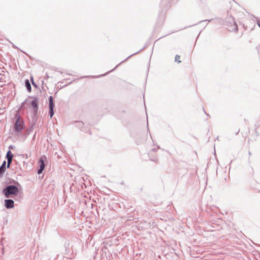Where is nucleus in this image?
I'll list each match as a JSON object with an SVG mask.
<instances>
[{
    "mask_svg": "<svg viewBox=\"0 0 260 260\" xmlns=\"http://www.w3.org/2000/svg\"><path fill=\"white\" fill-rule=\"evenodd\" d=\"M11 182L14 184L6 185L2 190V193L6 198H9L13 196H17L19 193V187H21L19 183L14 180H12Z\"/></svg>",
    "mask_w": 260,
    "mask_h": 260,
    "instance_id": "1",
    "label": "nucleus"
},
{
    "mask_svg": "<svg viewBox=\"0 0 260 260\" xmlns=\"http://www.w3.org/2000/svg\"><path fill=\"white\" fill-rule=\"evenodd\" d=\"M15 117L16 118V120L14 123V131L17 134L20 133L25 128L24 122L20 115L16 114Z\"/></svg>",
    "mask_w": 260,
    "mask_h": 260,
    "instance_id": "2",
    "label": "nucleus"
},
{
    "mask_svg": "<svg viewBox=\"0 0 260 260\" xmlns=\"http://www.w3.org/2000/svg\"><path fill=\"white\" fill-rule=\"evenodd\" d=\"M49 100V115L50 118H52L54 114V103L53 102V98L52 96H50Z\"/></svg>",
    "mask_w": 260,
    "mask_h": 260,
    "instance_id": "3",
    "label": "nucleus"
},
{
    "mask_svg": "<svg viewBox=\"0 0 260 260\" xmlns=\"http://www.w3.org/2000/svg\"><path fill=\"white\" fill-rule=\"evenodd\" d=\"M31 106L34 108L33 114L34 116H36L38 112V99L35 98L31 102Z\"/></svg>",
    "mask_w": 260,
    "mask_h": 260,
    "instance_id": "4",
    "label": "nucleus"
},
{
    "mask_svg": "<svg viewBox=\"0 0 260 260\" xmlns=\"http://www.w3.org/2000/svg\"><path fill=\"white\" fill-rule=\"evenodd\" d=\"M38 163H39V168L37 171V173L38 174H41L43 172V170H44L45 167L44 159L43 157H41L39 158Z\"/></svg>",
    "mask_w": 260,
    "mask_h": 260,
    "instance_id": "5",
    "label": "nucleus"
},
{
    "mask_svg": "<svg viewBox=\"0 0 260 260\" xmlns=\"http://www.w3.org/2000/svg\"><path fill=\"white\" fill-rule=\"evenodd\" d=\"M13 157V154L12 153L11 151L9 150L7 151L6 158L7 159V168H9L10 167V165L12 162Z\"/></svg>",
    "mask_w": 260,
    "mask_h": 260,
    "instance_id": "6",
    "label": "nucleus"
},
{
    "mask_svg": "<svg viewBox=\"0 0 260 260\" xmlns=\"http://www.w3.org/2000/svg\"><path fill=\"white\" fill-rule=\"evenodd\" d=\"M5 206L7 209H11L14 206V201L12 199H6L5 200Z\"/></svg>",
    "mask_w": 260,
    "mask_h": 260,
    "instance_id": "7",
    "label": "nucleus"
},
{
    "mask_svg": "<svg viewBox=\"0 0 260 260\" xmlns=\"http://www.w3.org/2000/svg\"><path fill=\"white\" fill-rule=\"evenodd\" d=\"M6 169V161L4 160L0 167V176L5 172Z\"/></svg>",
    "mask_w": 260,
    "mask_h": 260,
    "instance_id": "8",
    "label": "nucleus"
},
{
    "mask_svg": "<svg viewBox=\"0 0 260 260\" xmlns=\"http://www.w3.org/2000/svg\"><path fill=\"white\" fill-rule=\"evenodd\" d=\"M25 86L28 92H30L31 90V87L29 81L28 79H26L24 82Z\"/></svg>",
    "mask_w": 260,
    "mask_h": 260,
    "instance_id": "9",
    "label": "nucleus"
},
{
    "mask_svg": "<svg viewBox=\"0 0 260 260\" xmlns=\"http://www.w3.org/2000/svg\"><path fill=\"white\" fill-rule=\"evenodd\" d=\"M75 123L77 124L76 126L78 127L79 129H80L81 131H84L83 129V126H84V123L81 121H75Z\"/></svg>",
    "mask_w": 260,
    "mask_h": 260,
    "instance_id": "10",
    "label": "nucleus"
},
{
    "mask_svg": "<svg viewBox=\"0 0 260 260\" xmlns=\"http://www.w3.org/2000/svg\"><path fill=\"white\" fill-rule=\"evenodd\" d=\"M232 22H233V25H232V27L230 29V30L237 31L238 30V25L233 18H232Z\"/></svg>",
    "mask_w": 260,
    "mask_h": 260,
    "instance_id": "11",
    "label": "nucleus"
},
{
    "mask_svg": "<svg viewBox=\"0 0 260 260\" xmlns=\"http://www.w3.org/2000/svg\"><path fill=\"white\" fill-rule=\"evenodd\" d=\"M30 80H31V83H32V85L36 87V88H38V85L34 82V79H33V77L31 76V78H30Z\"/></svg>",
    "mask_w": 260,
    "mask_h": 260,
    "instance_id": "12",
    "label": "nucleus"
},
{
    "mask_svg": "<svg viewBox=\"0 0 260 260\" xmlns=\"http://www.w3.org/2000/svg\"><path fill=\"white\" fill-rule=\"evenodd\" d=\"M180 55H176V56H175V61L176 62H177L178 63H180L181 62V60H179V59L180 58Z\"/></svg>",
    "mask_w": 260,
    "mask_h": 260,
    "instance_id": "13",
    "label": "nucleus"
},
{
    "mask_svg": "<svg viewBox=\"0 0 260 260\" xmlns=\"http://www.w3.org/2000/svg\"><path fill=\"white\" fill-rule=\"evenodd\" d=\"M142 50V49H141V50H139V51L138 52H136V53H133V54H132V55H129V56H128L126 59H125L124 60H123V61L121 62L120 63H120H121L122 62H124L125 60H127L128 58H130V57H131V56H132L133 55H135V54H137V53H138V52H140Z\"/></svg>",
    "mask_w": 260,
    "mask_h": 260,
    "instance_id": "14",
    "label": "nucleus"
},
{
    "mask_svg": "<svg viewBox=\"0 0 260 260\" xmlns=\"http://www.w3.org/2000/svg\"><path fill=\"white\" fill-rule=\"evenodd\" d=\"M158 148H159V146H157V148H153V149H152V151H154V152H155V151H156L157 150V149H158Z\"/></svg>",
    "mask_w": 260,
    "mask_h": 260,
    "instance_id": "15",
    "label": "nucleus"
},
{
    "mask_svg": "<svg viewBox=\"0 0 260 260\" xmlns=\"http://www.w3.org/2000/svg\"><path fill=\"white\" fill-rule=\"evenodd\" d=\"M32 129H33V128H32V127L28 128L27 129V132H28V133H29L32 131Z\"/></svg>",
    "mask_w": 260,
    "mask_h": 260,
    "instance_id": "16",
    "label": "nucleus"
},
{
    "mask_svg": "<svg viewBox=\"0 0 260 260\" xmlns=\"http://www.w3.org/2000/svg\"><path fill=\"white\" fill-rule=\"evenodd\" d=\"M49 78V76L47 74H46L45 79H48Z\"/></svg>",
    "mask_w": 260,
    "mask_h": 260,
    "instance_id": "17",
    "label": "nucleus"
},
{
    "mask_svg": "<svg viewBox=\"0 0 260 260\" xmlns=\"http://www.w3.org/2000/svg\"><path fill=\"white\" fill-rule=\"evenodd\" d=\"M10 149H12L13 148V146L10 145L9 147Z\"/></svg>",
    "mask_w": 260,
    "mask_h": 260,
    "instance_id": "18",
    "label": "nucleus"
},
{
    "mask_svg": "<svg viewBox=\"0 0 260 260\" xmlns=\"http://www.w3.org/2000/svg\"><path fill=\"white\" fill-rule=\"evenodd\" d=\"M201 2L204 3L207 0H200Z\"/></svg>",
    "mask_w": 260,
    "mask_h": 260,
    "instance_id": "19",
    "label": "nucleus"
},
{
    "mask_svg": "<svg viewBox=\"0 0 260 260\" xmlns=\"http://www.w3.org/2000/svg\"><path fill=\"white\" fill-rule=\"evenodd\" d=\"M239 131H238L236 133V135H238V134L239 133Z\"/></svg>",
    "mask_w": 260,
    "mask_h": 260,
    "instance_id": "20",
    "label": "nucleus"
},
{
    "mask_svg": "<svg viewBox=\"0 0 260 260\" xmlns=\"http://www.w3.org/2000/svg\"><path fill=\"white\" fill-rule=\"evenodd\" d=\"M249 154L250 155L251 154V152L249 151Z\"/></svg>",
    "mask_w": 260,
    "mask_h": 260,
    "instance_id": "21",
    "label": "nucleus"
},
{
    "mask_svg": "<svg viewBox=\"0 0 260 260\" xmlns=\"http://www.w3.org/2000/svg\"><path fill=\"white\" fill-rule=\"evenodd\" d=\"M204 113H205L206 114H207H207L206 113V111H204Z\"/></svg>",
    "mask_w": 260,
    "mask_h": 260,
    "instance_id": "22",
    "label": "nucleus"
}]
</instances>
